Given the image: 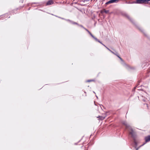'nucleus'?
Wrapping results in <instances>:
<instances>
[{
    "mask_svg": "<svg viewBox=\"0 0 150 150\" xmlns=\"http://www.w3.org/2000/svg\"><path fill=\"white\" fill-rule=\"evenodd\" d=\"M122 123L126 127L127 129H128L129 135H131V137L133 138L134 147L136 148L137 146V143L136 140V135L135 132L133 130L131 127L127 124L126 121H123L122 122Z\"/></svg>",
    "mask_w": 150,
    "mask_h": 150,
    "instance_id": "obj_1",
    "label": "nucleus"
},
{
    "mask_svg": "<svg viewBox=\"0 0 150 150\" xmlns=\"http://www.w3.org/2000/svg\"><path fill=\"white\" fill-rule=\"evenodd\" d=\"M110 52L116 55L121 60L122 62V64L125 68L127 69H129L131 68L130 67L129 65L126 64L124 62L120 56H119V55L117 54V53H115L114 52L112 51L111 50L110 51Z\"/></svg>",
    "mask_w": 150,
    "mask_h": 150,
    "instance_id": "obj_2",
    "label": "nucleus"
},
{
    "mask_svg": "<svg viewBox=\"0 0 150 150\" xmlns=\"http://www.w3.org/2000/svg\"><path fill=\"white\" fill-rule=\"evenodd\" d=\"M150 1V0H137L135 3L139 4H147Z\"/></svg>",
    "mask_w": 150,
    "mask_h": 150,
    "instance_id": "obj_3",
    "label": "nucleus"
},
{
    "mask_svg": "<svg viewBox=\"0 0 150 150\" xmlns=\"http://www.w3.org/2000/svg\"><path fill=\"white\" fill-rule=\"evenodd\" d=\"M70 23H71V24H73V25H77L78 26L80 27H82V25H80L78 23H77L76 22H75L73 21H72L71 20L69 22Z\"/></svg>",
    "mask_w": 150,
    "mask_h": 150,
    "instance_id": "obj_4",
    "label": "nucleus"
},
{
    "mask_svg": "<svg viewBox=\"0 0 150 150\" xmlns=\"http://www.w3.org/2000/svg\"><path fill=\"white\" fill-rule=\"evenodd\" d=\"M145 142L143 144H142L141 146H143L145 144L146 142H149L150 141V135H149L147 137H146L145 138Z\"/></svg>",
    "mask_w": 150,
    "mask_h": 150,
    "instance_id": "obj_5",
    "label": "nucleus"
},
{
    "mask_svg": "<svg viewBox=\"0 0 150 150\" xmlns=\"http://www.w3.org/2000/svg\"><path fill=\"white\" fill-rule=\"evenodd\" d=\"M84 30H86L88 33L94 39H95L96 38L91 33L88 31V30L87 29L85 28V27H84L83 26H82V27H81Z\"/></svg>",
    "mask_w": 150,
    "mask_h": 150,
    "instance_id": "obj_6",
    "label": "nucleus"
},
{
    "mask_svg": "<svg viewBox=\"0 0 150 150\" xmlns=\"http://www.w3.org/2000/svg\"><path fill=\"white\" fill-rule=\"evenodd\" d=\"M84 30H86L88 33L94 39H95L96 38L91 33L88 31V30L87 29L85 28V27H84L83 26H82V27H81Z\"/></svg>",
    "mask_w": 150,
    "mask_h": 150,
    "instance_id": "obj_7",
    "label": "nucleus"
},
{
    "mask_svg": "<svg viewBox=\"0 0 150 150\" xmlns=\"http://www.w3.org/2000/svg\"><path fill=\"white\" fill-rule=\"evenodd\" d=\"M124 15L133 24H135L134 21L129 16L127 13H125Z\"/></svg>",
    "mask_w": 150,
    "mask_h": 150,
    "instance_id": "obj_8",
    "label": "nucleus"
},
{
    "mask_svg": "<svg viewBox=\"0 0 150 150\" xmlns=\"http://www.w3.org/2000/svg\"><path fill=\"white\" fill-rule=\"evenodd\" d=\"M119 0H110L106 3V4H108L110 3H112L116 2L117 1H118Z\"/></svg>",
    "mask_w": 150,
    "mask_h": 150,
    "instance_id": "obj_9",
    "label": "nucleus"
},
{
    "mask_svg": "<svg viewBox=\"0 0 150 150\" xmlns=\"http://www.w3.org/2000/svg\"><path fill=\"white\" fill-rule=\"evenodd\" d=\"M54 2L52 0H50L48 1L46 4V5H50L52 4H53Z\"/></svg>",
    "mask_w": 150,
    "mask_h": 150,
    "instance_id": "obj_10",
    "label": "nucleus"
},
{
    "mask_svg": "<svg viewBox=\"0 0 150 150\" xmlns=\"http://www.w3.org/2000/svg\"><path fill=\"white\" fill-rule=\"evenodd\" d=\"M109 12V11L108 10H105V9L104 10V12L106 13H108Z\"/></svg>",
    "mask_w": 150,
    "mask_h": 150,
    "instance_id": "obj_11",
    "label": "nucleus"
},
{
    "mask_svg": "<svg viewBox=\"0 0 150 150\" xmlns=\"http://www.w3.org/2000/svg\"><path fill=\"white\" fill-rule=\"evenodd\" d=\"M96 41L98 42H99L100 41L99 40H98L97 38H95L94 39Z\"/></svg>",
    "mask_w": 150,
    "mask_h": 150,
    "instance_id": "obj_12",
    "label": "nucleus"
},
{
    "mask_svg": "<svg viewBox=\"0 0 150 150\" xmlns=\"http://www.w3.org/2000/svg\"><path fill=\"white\" fill-rule=\"evenodd\" d=\"M96 41L98 42H99L100 41L99 40H98L97 38H95L94 39Z\"/></svg>",
    "mask_w": 150,
    "mask_h": 150,
    "instance_id": "obj_13",
    "label": "nucleus"
},
{
    "mask_svg": "<svg viewBox=\"0 0 150 150\" xmlns=\"http://www.w3.org/2000/svg\"><path fill=\"white\" fill-rule=\"evenodd\" d=\"M93 81V80H88L86 81V82H90Z\"/></svg>",
    "mask_w": 150,
    "mask_h": 150,
    "instance_id": "obj_14",
    "label": "nucleus"
},
{
    "mask_svg": "<svg viewBox=\"0 0 150 150\" xmlns=\"http://www.w3.org/2000/svg\"><path fill=\"white\" fill-rule=\"evenodd\" d=\"M65 20H66V21H67L68 22H69L70 21H71V20H70L69 19H65Z\"/></svg>",
    "mask_w": 150,
    "mask_h": 150,
    "instance_id": "obj_15",
    "label": "nucleus"
},
{
    "mask_svg": "<svg viewBox=\"0 0 150 150\" xmlns=\"http://www.w3.org/2000/svg\"><path fill=\"white\" fill-rule=\"evenodd\" d=\"M141 145L139 147H138V148H137L136 149V150H138V149L141 146Z\"/></svg>",
    "mask_w": 150,
    "mask_h": 150,
    "instance_id": "obj_16",
    "label": "nucleus"
},
{
    "mask_svg": "<svg viewBox=\"0 0 150 150\" xmlns=\"http://www.w3.org/2000/svg\"><path fill=\"white\" fill-rule=\"evenodd\" d=\"M105 47L107 49H108L109 50L110 52V51H111V50H110L106 46Z\"/></svg>",
    "mask_w": 150,
    "mask_h": 150,
    "instance_id": "obj_17",
    "label": "nucleus"
},
{
    "mask_svg": "<svg viewBox=\"0 0 150 150\" xmlns=\"http://www.w3.org/2000/svg\"><path fill=\"white\" fill-rule=\"evenodd\" d=\"M143 100L144 102H145V101H146V99H143Z\"/></svg>",
    "mask_w": 150,
    "mask_h": 150,
    "instance_id": "obj_18",
    "label": "nucleus"
},
{
    "mask_svg": "<svg viewBox=\"0 0 150 150\" xmlns=\"http://www.w3.org/2000/svg\"><path fill=\"white\" fill-rule=\"evenodd\" d=\"M139 30H141V31L142 32H143L144 31H143V29L141 30V29H139Z\"/></svg>",
    "mask_w": 150,
    "mask_h": 150,
    "instance_id": "obj_19",
    "label": "nucleus"
},
{
    "mask_svg": "<svg viewBox=\"0 0 150 150\" xmlns=\"http://www.w3.org/2000/svg\"><path fill=\"white\" fill-rule=\"evenodd\" d=\"M55 16L56 17H58L59 18H61H61H62L61 17H58V16Z\"/></svg>",
    "mask_w": 150,
    "mask_h": 150,
    "instance_id": "obj_20",
    "label": "nucleus"
},
{
    "mask_svg": "<svg viewBox=\"0 0 150 150\" xmlns=\"http://www.w3.org/2000/svg\"><path fill=\"white\" fill-rule=\"evenodd\" d=\"M55 16L56 17H58L59 18H61H61H62L61 17H58V16Z\"/></svg>",
    "mask_w": 150,
    "mask_h": 150,
    "instance_id": "obj_21",
    "label": "nucleus"
},
{
    "mask_svg": "<svg viewBox=\"0 0 150 150\" xmlns=\"http://www.w3.org/2000/svg\"><path fill=\"white\" fill-rule=\"evenodd\" d=\"M137 88H138V90H141V89H140L139 88V87H137Z\"/></svg>",
    "mask_w": 150,
    "mask_h": 150,
    "instance_id": "obj_22",
    "label": "nucleus"
},
{
    "mask_svg": "<svg viewBox=\"0 0 150 150\" xmlns=\"http://www.w3.org/2000/svg\"><path fill=\"white\" fill-rule=\"evenodd\" d=\"M104 119V118H103V117H102V118H100V119H101V120H103Z\"/></svg>",
    "mask_w": 150,
    "mask_h": 150,
    "instance_id": "obj_23",
    "label": "nucleus"
},
{
    "mask_svg": "<svg viewBox=\"0 0 150 150\" xmlns=\"http://www.w3.org/2000/svg\"><path fill=\"white\" fill-rule=\"evenodd\" d=\"M61 19H62L64 20H65V19H65L64 18H61Z\"/></svg>",
    "mask_w": 150,
    "mask_h": 150,
    "instance_id": "obj_24",
    "label": "nucleus"
},
{
    "mask_svg": "<svg viewBox=\"0 0 150 150\" xmlns=\"http://www.w3.org/2000/svg\"><path fill=\"white\" fill-rule=\"evenodd\" d=\"M102 44L105 47L106 46L104 45L103 43H102Z\"/></svg>",
    "mask_w": 150,
    "mask_h": 150,
    "instance_id": "obj_25",
    "label": "nucleus"
},
{
    "mask_svg": "<svg viewBox=\"0 0 150 150\" xmlns=\"http://www.w3.org/2000/svg\"><path fill=\"white\" fill-rule=\"evenodd\" d=\"M148 3L150 5V2H148V3Z\"/></svg>",
    "mask_w": 150,
    "mask_h": 150,
    "instance_id": "obj_26",
    "label": "nucleus"
},
{
    "mask_svg": "<svg viewBox=\"0 0 150 150\" xmlns=\"http://www.w3.org/2000/svg\"><path fill=\"white\" fill-rule=\"evenodd\" d=\"M99 43H100L101 44H102V43L100 41V42Z\"/></svg>",
    "mask_w": 150,
    "mask_h": 150,
    "instance_id": "obj_27",
    "label": "nucleus"
},
{
    "mask_svg": "<svg viewBox=\"0 0 150 150\" xmlns=\"http://www.w3.org/2000/svg\"><path fill=\"white\" fill-rule=\"evenodd\" d=\"M99 43H100L101 44H102V43L100 41V42Z\"/></svg>",
    "mask_w": 150,
    "mask_h": 150,
    "instance_id": "obj_28",
    "label": "nucleus"
},
{
    "mask_svg": "<svg viewBox=\"0 0 150 150\" xmlns=\"http://www.w3.org/2000/svg\"><path fill=\"white\" fill-rule=\"evenodd\" d=\"M84 93H86V92H85V91H84Z\"/></svg>",
    "mask_w": 150,
    "mask_h": 150,
    "instance_id": "obj_29",
    "label": "nucleus"
},
{
    "mask_svg": "<svg viewBox=\"0 0 150 150\" xmlns=\"http://www.w3.org/2000/svg\"><path fill=\"white\" fill-rule=\"evenodd\" d=\"M96 97L97 98H98V96H96Z\"/></svg>",
    "mask_w": 150,
    "mask_h": 150,
    "instance_id": "obj_30",
    "label": "nucleus"
},
{
    "mask_svg": "<svg viewBox=\"0 0 150 150\" xmlns=\"http://www.w3.org/2000/svg\"><path fill=\"white\" fill-rule=\"evenodd\" d=\"M93 93H95V92L94 91H93Z\"/></svg>",
    "mask_w": 150,
    "mask_h": 150,
    "instance_id": "obj_31",
    "label": "nucleus"
}]
</instances>
